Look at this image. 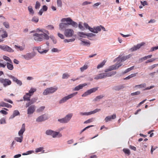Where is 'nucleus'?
<instances>
[{
    "label": "nucleus",
    "mask_w": 158,
    "mask_h": 158,
    "mask_svg": "<svg viewBox=\"0 0 158 158\" xmlns=\"http://www.w3.org/2000/svg\"><path fill=\"white\" fill-rule=\"evenodd\" d=\"M57 89L58 87L57 86L50 87L45 89L43 94L44 95L52 94L56 92Z\"/></svg>",
    "instance_id": "nucleus-1"
},
{
    "label": "nucleus",
    "mask_w": 158,
    "mask_h": 158,
    "mask_svg": "<svg viewBox=\"0 0 158 158\" xmlns=\"http://www.w3.org/2000/svg\"><path fill=\"white\" fill-rule=\"evenodd\" d=\"M73 115V113H70L68 114L64 117L61 119H58V121L60 123H67L69 121Z\"/></svg>",
    "instance_id": "nucleus-2"
},
{
    "label": "nucleus",
    "mask_w": 158,
    "mask_h": 158,
    "mask_svg": "<svg viewBox=\"0 0 158 158\" xmlns=\"http://www.w3.org/2000/svg\"><path fill=\"white\" fill-rule=\"evenodd\" d=\"M0 83L2 84L4 87L6 88L11 84L12 82L8 78H4L0 77Z\"/></svg>",
    "instance_id": "nucleus-3"
},
{
    "label": "nucleus",
    "mask_w": 158,
    "mask_h": 158,
    "mask_svg": "<svg viewBox=\"0 0 158 158\" xmlns=\"http://www.w3.org/2000/svg\"><path fill=\"white\" fill-rule=\"evenodd\" d=\"M77 92H75L73 93L70 94L68 96H65L59 101V103L60 104H62L65 102L67 100L70 99L75 96L77 94Z\"/></svg>",
    "instance_id": "nucleus-4"
},
{
    "label": "nucleus",
    "mask_w": 158,
    "mask_h": 158,
    "mask_svg": "<svg viewBox=\"0 0 158 158\" xmlns=\"http://www.w3.org/2000/svg\"><path fill=\"white\" fill-rule=\"evenodd\" d=\"M6 75L10 79H12L13 82L16 83L19 86H21L22 85V81L16 77L10 74H7Z\"/></svg>",
    "instance_id": "nucleus-5"
},
{
    "label": "nucleus",
    "mask_w": 158,
    "mask_h": 158,
    "mask_svg": "<svg viewBox=\"0 0 158 158\" xmlns=\"http://www.w3.org/2000/svg\"><path fill=\"white\" fill-rule=\"evenodd\" d=\"M0 48L4 51L9 52H12L14 51V50L11 48L7 45L4 44L0 45Z\"/></svg>",
    "instance_id": "nucleus-6"
},
{
    "label": "nucleus",
    "mask_w": 158,
    "mask_h": 158,
    "mask_svg": "<svg viewBox=\"0 0 158 158\" xmlns=\"http://www.w3.org/2000/svg\"><path fill=\"white\" fill-rule=\"evenodd\" d=\"M36 55V53L34 52L27 53L26 54L22 55V56L27 60H30L33 58Z\"/></svg>",
    "instance_id": "nucleus-7"
},
{
    "label": "nucleus",
    "mask_w": 158,
    "mask_h": 158,
    "mask_svg": "<svg viewBox=\"0 0 158 158\" xmlns=\"http://www.w3.org/2000/svg\"><path fill=\"white\" fill-rule=\"evenodd\" d=\"M64 34L67 37H71L74 35V31L71 29H67L64 30Z\"/></svg>",
    "instance_id": "nucleus-8"
},
{
    "label": "nucleus",
    "mask_w": 158,
    "mask_h": 158,
    "mask_svg": "<svg viewBox=\"0 0 158 158\" xmlns=\"http://www.w3.org/2000/svg\"><path fill=\"white\" fill-rule=\"evenodd\" d=\"M98 87H96L88 90L82 94L81 96L82 97H85L88 95H90L91 94L95 92L98 90Z\"/></svg>",
    "instance_id": "nucleus-9"
},
{
    "label": "nucleus",
    "mask_w": 158,
    "mask_h": 158,
    "mask_svg": "<svg viewBox=\"0 0 158 158\" xmlns=\"http://www.w3.org/2000/svg\"><path fill=\"white\" fill-rule=\"evenodd\" d=\"M48 118V115L46 114H42L37 118L36 122H40L44 121Z\"/></svg>",
    "instance_id": "nucleus-10"
},
{
    "label": "nucleus",
    "mask_w": 158,
    "mask_h": 158,
    "mask_svg": "<svg viewBox=\"0 0 158 158\" xmlns=\"http://www.w3.org/2000/svg\"><path fill=\"white\" fill-rule=\"evenodd\" d=\"M27 114H32L35 111L36 107L35 105H31L27 107Z\"/></svg>",
    "instance_id": "nucleus-11"
},
{
    "label": "nucleus",
    "mask_w": 158,
    "mask_h": 158,
    "mask_svg": "<svg viewBox=\"0 0 158 158\" xmlns=\"http://www.w3.org/2000/svg\"><path fill=\"white\" fill-rule=\"evenodd\" d=\"M145 43L143 42H142L140 44H138L134 46L130 50L131 52L135 51L139 49Z\"/></svg>",
    "instance_id": "nucleus-12"
},
{
    "label": "nucleus",
    "mask_w": 158,
    "mask_h": 158,
    "mask_svg": "<svg viewBox=\"0 0 158 158\" xmlns=\"http://www.w3.org/2000/svg\"><path fill=\"white\" fill-rule=\"evenodd\" d=\"M35 48L36 50H37L38 52L41 54H45L48 52L49 50V49L44 50L42 49L40 46L36 47Z\"/></svg>",
    "instance_id": "nucleus-13"
},
{
    "label": "nucleus",
    "mask_w": 158,
    "mask_h": 158,
    "mask_svg": "<svg viewBox=\"0 0 158 158\" xmlns=\"http://www.w3.org/2000/svg\"><path fill=\"white\" fill-rule=\"evenodd\" d=\"M34 36V39L37 41H42L43 40V38L41 34L35 33L33 34Z\"/></svg>",
    "instance_id": "nucleus-14"
},
{
    "label": "nucleus",
    "mask_w": 158,
    "mask_h": 158,
    "mask_svg": "<svg viewBox=\"0 0 158 158\" xmlns=\"http://www.w3.org/2000/svg\"><path fill=\"white\" fill-rule=\"evenodd\" d=\"M37 100V98H33L31 99H30V100L29 101V102L26 103V107L30 106L32 104L35 103Z\"/></svg>",
    "instance_id": "nucleus-15"
},
{
    "label": "nucleus",
    "mask_w": 158,
    "mask_h": 158,
    "mask_svg": "<svg viewBox=\"0 0 158 158\" xmlns=\"http://www.w3.org/2000/svg\"><path fill=\"white\" fill-rule=\"evenodd\" d=\"M68 25H69L67 24V23H61L59 25V29L61 31L65 30Z\"/></svg>",
    "instance_id": "nucleus-16"
},
{
    "label": "nucleus",
    "mask_w": 158,
    "mask_h": 158,
    "mask_svg": "<svg viewBox=\"0 0 158 158\" xmlns=\"http://www.w3.org/2000/svg\"><path fill=\"white\" fill-rule=\"evenodd\" d=\"M51 136L53 138H55L57 137L60 138L62 136V135L59 132L53 131V132H52Z\"/></svg>",
    "instance_id": "nucleus-17"
},
{
    "label": "nucleus",
    "mask_w": 158,
    "mask_h": 158,
    "mask_svg": "<svg viewBox=\"0 0 158 158\" xmlns=\"http://www.w3.org/2000/svg\"><path fill=\"white\" fill-rule=\"evenodd\" d=\"M123 64L122 63H118L112 65L110 66V68L111 70H116L118 69L119 67L122 65Z\"/></svg>",
    "instance_id": "nucleus-18"
},
{
    "label": "nucleus",
    "mask_w": 158,
    "mask_h": 158,
    "mask_svg": "<svg viewBox=\"0 0 158 158\" xmlns=\"http://www.w3.org/2000/svg\"><path fill=\"white\" fill-rule=\"evenodd\" d=\"M91 31H91V32H92L95 33H98V32L101 31L100 25L94 27L93 28H92V30Z\"/></svg>",
    "instance_id": "nucleus-19"
},
{
    "label": "nucleus",
    "mask_w": 158,
    "mask_h": 158,
    "mask_svg": "<svg viewBox=\"0 0 158 158\" xmlns=\"http://www.w3.org/2000/svg\"><path fill=\"white\" fill-rule=\"evenodd\" d=\"M25 131V126L24 123H23L22 126V127L20 130L19 131V135L20 136H23V134Z\"/></svg>",
    "instance_id": "nucleus-20"
},
{
    "label": "nucleus",
    "mask_w": 158,
    "mask_h": 158,
    "mask_svg": "<svg viewBox=\"0 0 158 158\" xmlns=\"http://www.w3.org/2000/svg\"><path fill=\"white\" fill-rule=\"evenodd\" d=\"M124 88L125 86L124 85H120L114 86L112 89L116 91H119L121 89H123Z\"/></svg>",
    "instance_id": "nucleus-21"
},
{
    "label": "nucleus",
    "mask_w": 158,
    "mask_h": 158,
    "mask_svg": "<svg viewBox=\"0 0 158 158\" xmlns=\"http://www.w3.org/2000/svg\"><path fill=\"white\" fill-rule=\"evenodd\" d=\"M4 107L8 108H11L12 107V106L11 105L7 103H5L3 101L1 102H0V108Z\"/></svg>",
    "instance_id": "nucleus-22"
},
{
    "label": "nucleus",
    "mask_w": 158,
    "mask_h": 158,
    "mask_svg": "<svg viewBox=\"0 0 158 158\" xmlns=\"http://www.w3.org/2000/svg\"><path fill=\"white\" fill-rule=\"evenodd\" d=\"M67 24H68L69 25H71L75 28H77L78 26L77 23L76 22L73 21L71 18L70 19L69 22L67 23Z\"/></svg>",
    "instance_id": "nucleus-23"
},
{
    "label": "nucleus",
    "mask_w": 158,
    "mask_h": 158,
    "mask_svg": "<svg viewBox=\"0 0 158 158\" xmlns=\"http://www.w3.org/2000/svg\"><path fill=\"white\" fill-rule=\"evenodd\" d=\"M116 118L115 114H113L112 115L107 116L105 118V120L106 122L110 121L111 119H114Z\"/></svg>",
    "instance_id": "nucleus-24"
},
{
    "label": "nucleus",
    "mask_w": 158,
    "mask_h": 158,
    "mask_svg": "<svg viewBox=\"0 0 158 158\" xmlns=\"http://www.w3.org/2000/svg\"><path fill=\"white\" fill-rule=\"evenodd\" d=\"M20 115V113L17 110H15L14 111L13 114L10 116V119H13L15 117Z\"/></svg>",
    "instance_id": "nucleus-25"
},
{
    "label": "nucleus",
    "mask_w": 158,
    "mask_h": 158,
    "mask_svg": "<svg viewBox=\"0 0 158 158\" xmlns=\"http://www.w3.org/2000/svg\"><path fill=\"white\" fill-rule=\"evenodd\" d=\"M116 71H112L109 73H104V75L105 78L107 77H111L112 76L115 75L116 73Z\"/></svg>",
    "instance_id": "nucleus-26"
},
{
    "label": "nucleus",
    "mask_w": 158,
    "mask_h": 158,
    "mask_svg": "<svg viewBox=\"0 0 158 158\" xmlns=\"http://www.w3.org/2000/svg\"><path fill=\"white\" fill-rule=\"evenodd\" d=\"M87 85L86 83H84L83 84H80L76 86L74 89V90L76 91L79 90L80 89H82L83 87Z\"/></svg>",
    "instance_id": "nucleus-27"
},
{
    "label": "nucleus",
    "mask_w": 158,
    "mask_h": 158,
    "mask_svg": "<svg viewBox=\"0 0 158 158\" xmlns=\"http://www.w3.org/2000/svg\"><path fill=\"white\" fill-rule=\"evenodd\" d=\"M105 78L104 73H100L95 77H94V79L96 80H98L99 79H102V78Z\"/></svg>",
    "instance_id": "nucleus-28"
},
{
    "label": "nucleus",
    "mask_w": 158,
    "mask_h": 158,
    "mask_svg": "<svg viewBox=\"0 0 158 158\" xmlns=\"http://www.w3.org/2000/svg\"><path fill=\"white\" fill-rule=\"evenodd\" d=\"M104 97V95L103 94H102V95H100L98 96L97 97H96V98L94 99V100H93V101H94V102H96V101H98V100H100V99H102Z\"/></svg>",
    "instance_id": "nucleus-29"
},
{
    "label": "nucleus",
    "mask_w": 158,
    "mask_h": 158,
    "mask_svg": "<svg viewBox=\"0 0 158 158\" xmlns=\"http://www.w3.org/2000/svg\"><path fill=\"white\" fill-rule=\"evenodd\" d=\"M9 62L6 63L7 69L10 70H12L14 69L13 65Z\"/></svg>",
    "instance_id": "nucleus-30"
},
{
    "label": "nucleus",
    "mask_w": 158,
    "mask_h": 158,
    "mask_svg": "<svg viewBox=\"0 0 158 158\" xmlns=\"http://www.w3.org/2000/svg\"><path fill=\"white\" fill-rule=\"evenodd\" d=\"M43 33L41 34V35H42V36L43 39H44L46 40H49L50 36H49L47 34L44 32Z\"/></svg>",
    "instance_id": "nucleus-31"
},
{
    "label": "nucleus",
    "mask_w": 158,
    "mask_h": 158,
    "mask_svg": "<svg viewBox=\"0 0 158 158\" xmlns=\"http://www.w3.org/2000/svg\"><path fill=\"white\" fill-rule=\"evenodd\" d=\"M28 10L30 15H33L34 14V11L32 7L31 6H29L28 7Z\"/></svg>",
    "instance_id": "nucleus-32"
},
{
    "label": "nucleus",
    "mask_w": 158,
    "mask_h": 158,
    "mask_svg": "<svg viewBox=\"0 0 158 158\" xmlns=\"http://www.w3.org/2000/svg\"><path fill=\"white\" fill-rule=\"evenodd\" d=\"M78 35L80 37L82 38H86V36L87 33H85L84 32H78L77 33Z\"/></svg>",
    "instance_id": "nucleus-33"
},
{
    "label": "nucleus",
    "mask_w": 158,
    "mask_h": 158,
    "mask_svg": "<svg viewBox=\"0 0 158 158\" xmlns=\"http://www.w3.org/2000/svg\"><path fill=\"white\" fill-rule=\"evenodd\" d=\"M106 62V61L105 60H103L101 63L98 64L97 67L98 69H99L103 67V66L105 64Z\"/></svg>",
    "instance_id": "nucleus-34"
},
{
    "label": "nucleus",
    "mask_w": 158,
    "mask_h": 158,
    "mask_svg": "<svg viewBox=\"0 0 158 158\" xmlns=\"http://www.w3.org/2000/svg\"><path fill=\"white\" fill-rule=\"evenodd\" d=\"M134 66H132L130 68H128L126 69L125 71L122 73L123 74H125L131 70H133L134 68Z\"/></svg>",
    "instance_id": "nucleus-35"
},
{
    "label": "nucleus",
    "mask_w": 158,
    "mask_h": 158,
    "mask_svg": "<svg viewBox=\"0 0 158 158\" xmlns=\"http://www.w3.org/2000/svg\"><path fill=\"white\" fill-rule=\"evenodd\" d=\"M117 59L118 61H120L121 62H123L127 60L125 56H123L120 58L118 57L117 58Z\"/></svg>",
    "instance_id": "nucleus-36"
},
{
    "label": "nucleus",
    "mask_w": 158,
    "mask_h": 158,
    "mask_svg": "<svg viewBox=\"0 0 158 158\" xmlns=\"http://www.w3.org/2000/svg\"><path fill=\"white\" fill-rule=\"evenodd\" d=\"M81 44H83L84 46H86L88 47L89 46L90 44V42L89 41H86L83 40H81Z\"/></svg>",
    "instance_id": "nucleus-37"
},
{
    "label": "nucleus",
    "mask_w": 158,
    "mask_h": 158,
    "mask_svg": "<svg viewBox=\"0 0 158 158\" xmlns=\"http://www.w3.org/2000/svg\"><path fill=\"white\" fill-rule=\"evenodd\" d=\"M23 139V136H20V137H16L15 138V140L17 142L21 143Z\"/></svg>",
    "instance_id": "nucleus-38"
},
{
    "label": "nucleus",
    "mask_w": 158,
    "mask_h": 158,
    "mask_svg": "<svg viewBox=\"0 0 158 158\" xmlns=\"http://www.w3.org/2000/svg\"><path fill=\"white\" fill-rule=\"evenodd\" d=\"M89 67V66L88 65L85 64L84 65V66L81 67L80 69L81 72H83L84 70H86Z\"/></svg>",
    "instance_id": "nucleus-39"
},
{
    "label": "nucleus",
    "mask_w": 158,
    "mask_h": 158,
    "mask_svg": "<svg viewBox=\"0 0 158 158\" xmlns=\"http://www.w3.org/2000/svg\"><path fill=\"white\" fill-rule=\"evenodd\" d=\"M44 148L43 147H40L38 148L35 149V152L36 153H38L40 152H41L42 151V153H44V150H43Z\"/></svg>",
    "instance_id": "nucleus-40"
},
{
    "label": "nucleus",
    "mask_w": 158,
    "mask_h": 158,
    "mask_svg": "<svg viewBox=\"0 0 158 158\" xmlns=\"http://www.w3.org/2000/svg\"><path fill=\"white\" fill-rule=\"evenodd\" d=\"M53 131H54L51 129L47 130L45 131V134L47 135L51 136Z\"/></svg>",
    "instance_id": "nucleus-41"
},
{
    "label": "nucleus",
    "mask_w": 158,
    "mask_h": 158,
    "mask_svg": "<svg viewBox=\"0 0 158 158\" xmlns=\"http://www.w3.org/2000/svg\"><path fill=\"white\" fill-rule=\"evenodd\" d=\"M146 86V84L145 83L141 84L140 85H136L135 87H137L139 88H142L145 87Z\"/></svg>",
    "instance_id": "nucleus-42"
},
{
    "label": "nucleus",
    "mask_w": 158,
    "mask_h": 158,
    "mask_svg": "<svg viewBox=\"0 0 158 158\" xmlns=\"http://www.w3.org/2000/svg\"><path fill=\"white\" fill-rule=\"evenodd\" d=\"M39 18L38 17L34 16L31 19V21L35 23H37L39 21Z\"/></svg>",
    "instance_id": "nucleus-43"
},
{
    "label": "nucleus",
    "mask_w": 158,
    "mask_h": 158,
    "mask_svg": "<svg viewBox=\"0 0 158 158\" xmlns=\"http://www.w3.org/2000/svg\"><path fill=\"white\" fill-rule=\"evenodd\" d=\"M3 59L5 60H6V61L8 62L12 63V61L9 57L5 56H3Z\"/></svg>",
    "instance_id": "nucleus-44"
},
{
    "label": "nucleus",
    "mask_w": 158,
    "mask_h": 158,
    "mask_svg": "<svg viewBox=\"0 0 158 158\" xmlns=\"http://www.w3.org/2000/svg\"><path fill=\"white\" fill-rule=\"evenodd\" d=\"M71 18L69 17L67 18H64L62 19L61 20V22H66L67 23H68L70 21V19Z\"/></svg>",
    "instance_id": "nucleus-45"
},
{
    "label": "nucleus",
    "mask_w": 158,
    "mask_h": 158,
    "mask_svg": "<svg viewBox=\"0 0 158 158\" xmlns=\"http://www.w3.org/2000/svg\"><path fill=\"white\" fill-rule=\"evenodd\" d=\"M135 76H136L135 73L132 74H131L130 75L126 77V78H124V80H128V79H129L133 77H135Z\"/></svg>",
    "instance_id": "nucleus-46"
},
{
    "label": "nucleus",
    "mask_w": 158,
    "mask_h": 158,
    "mask_svg": "<svg viewBox=\"0 0 158 158\" xmlns=\"http://www.w3.org/2000/svg\"><path fill=\"white\" fill-rule=\"evenodd\" d=\"M123 151L125 154H127L128 155H130L131 154L130 150L129 149L123 148Z\"/></svg>",
    "instance_id": "nucleus-47"
},
{
    "label": "nucleus",
    "mask_w": 158,
    "mask_h": 158,
    "mask_svg": "<svg viewBox=\"0 0 158 158\" xmlns=\"http://www.w3.org/2000/svg\"><path fill=\"white\" fill-rule=\"evenodd\" d=\"M84 25L86 29H88L90 31H92L91 30H92V28L90 27L87 23H84Z\"/></svg>",
    "instance_id": "nucleus-48"
},
{
    "label": "nucleus",
    "mask_w": 158,
    "mask_h": 158,
    "mask_svg": "<svg viewBox=\"0 0 158 158\" xmlns=\"http://www.w3.org/2000/svg\"><path fill=\"white\" fill-rule=\"evenodd\" d=\"M75 38H72L69 39H65L64 40V43H69V42H73L75 41Z\"/></svg>",
    "instance_id": "nucleus-49"
},
{
    "label": "nucleus",
    "mask_w": 158,
    "mask_h": 158,
    "mask_svg": "<svg viewBox=\"0 0 158 158\" xmlns=\"http://www.w3.org/2000/svg\"><path fill=\"white\" fill-rule=\"evenodd\" d=\"M101 110V109H96L93 111H90V115L92 114H94L97 112H98L100 111Z\"/></svg>",
    "instance_id": "nucleus-50"
},
{
    "label": "nucleus",
    "mask_w": 158,
    "mask_h": 158,
    "mask_svg": "<svg viewBox=\"0 0 158 158\" xmlns=\"http://www.w3.org/2000/svg\"><path fill=\"white\" fill-rule=\"evenodd\" d=\"M45 107L44 106H42L36 110L37 112L39 113L42 112L44 109Z\"/></svg>",
    "instance_id": "nucleus-51"
},
{
    "label": "nucleus",
    "mask_w": 158,
    "mask_h": 158,
    "mask_svg": "<svg viewBox=\"0 0 158 158\" xmlns=\"http://www.w3.org/2000/svg\"><path fill=\"white\" fill-rule=\"evenodd\" d=\"M40 6V4L38 1L36 2V4L35 6V8L36 9H39Z\"/></svg>",
    "instance_id": "nucleus-52"
},
{
    "label": "nucleus",
    "mask_w": 158,
    "mask_h": 158,
    "mask_svg": "<svg viewBox=\"0 0 158 158\" xmlns=\"http://www.w3.org/2000/svg\"><path fill=\"white\" fill-rule=\"evenodd\" d=\"M30 98L29 97L25 95H24L23 97V100L24 101H29L30 100Z\"/></svg>",
    "instance_id": "nucleus-53"
},
{
    "label": "nucleus",
    "mask_w": 158,
    "mask_h": 158,
    "mask_svg": "<svg viewBox=\"0 0 158 158\" xmlns=\"http://www.w3.org/2000/svg\"><path fill=\"white\" fill-rule=\"evenodd\" d=\"M57 5L58 7H61L62 6L61 0H57Z\"/></svg>",
    "instance_id": "nucleus-54"
},
{
    "label": "nucleus",
    "mask_w": 158,
    "mask_h": 158,
    "mask_svg": "<svg viewBox=\"0 0 158 158\" xmlns=\"http://www.w3.org/2000/svg\"><path fill=\"white\" fill-rule=\"evenodd\" d=\"M94 118H89L88 119V120H86V121H85L84 123V124H86L88 123H89L91 122H92L94 121Z\"/></svg>",
    "instance_id": "nucleus-55"
},
{
    "label": "nucleus",
    "mask_w": 158,
    "mask_h": 158,
    "mask_svg": "<svg viewBox=\"0 0 158 158\" xmlns=\"http://www.w3.org/2000/svg\"><path fill=\"white\" fill-rule=\"evenodd\" d=\"M80 114L82 116L84 115H90V112H81L80 113Z\"/></svg>",
    "instance_id": "nucleus-56"
},
{
    "label": "nucleus",
    "mask_w": 158,
    "mask_h": 158,
    "mask_svg": "<svg viewBox=\"0 0 158 158\" xmlns=\"http://www.w3.org/2000/svg\"><path fill=\"white\" fill-rule=\"evenodd\" d=\"M78 27L81 31H84L85 30V28L82 25L81 22H79L78 25Z\"/></svg>",
    "instance_id": "nucleus-57"
},
{
    "label": "nucleus",
    "mask_w": 158,
    "mask_h": 158,
    "mask_svg": "<svg viewBox=\"0 0 158 158\" xmlns=\"http://www.w3.org/2000/svg\"><path fill=\"white\" fill-rule=\"evenodd\" d=\"M50 38L52 40L54 44H55L56 43V40L53 36H50Z\"/></svg>",
    "instance_id": "nucleus-58"
},
{
    "label": "nucleus",
    "mask_w": 158,
    "mask_h": 158,
    "mask_svg": "<svg viewBox=\"0 0 158 158\" xmlns=\"http://www.w3.org/2000/svg\"><path fill=\"white\" fill-rule=\"evenodd\" d=\"M46 28L48 30H50L53 29L54 27L52 25H49L46 27Z\"/></svg>",
    "instance_id": "nucleus-59"
},
{
    "label": "nucleus",
    "mask_w": 158,
    "mask_h": 158,
    "mask_svg": "<svg viewBox=\"0 0 158 158\" xmlns=\"http://www.w3.org/2000/svg\"><path fill=\"white\" fill-rule=\"evenodd\" d=\"M3 25L7 28H10V25L8 22H5L3 23Z\"/></svg>",
    "instance_id": "nucleus-60"
},
{
    "label": "nucleus",
    "mask_w": 158,
    "mask_h": 158,
    "mask_svg": "<svg viewBox=\"0 0 158 158\" xmlns=\"http://www.w3.org/2000/svg\"><path fill=\"white\" fill-rule=\"evenodd\" d=\"M36 91V89L33 88H31L30 89L29 91V93L31 95H33L34 93Z\"/></svg>",
    "instance_id": "nucleus-61"
},
{
    "label": "nucleus",
    "mask_w": 158,
    "mask_h": 158,
    "mask_svg": "<svg viewBox=\"0 0 158 158\" xmlns=\"http://www.w3.org/2000/svg\"><path fill=\"white\" fill-rule=\"evenodd\" d=\"M5 123H6L5 118H2L0 120V124H5Z\"/></svg>",
    "instance_id": "nucleus-62"
},
{
    "label": "nucleus",
    "mask_w": 158,
    "mask_h": 158,
    "mask_svg": "<svg viewBox=\"0 0 158 158\" xmlns=\"http://www.w3.org/2000/svg\"><path fill=\"white\" fill-rule=\"evenodd\" d=\"M69 75L66 73H64L63 74L62 77L63 79H67L69 77Z\"/></svg>",
    "instance_id": "nucleus-63"
},
{
    "label": "nucleus",
    "mask_w": 158,
    "mask_h": 158,
    "mask_svg": "<svg viewBox=\"0 0 158 158\" xmlns=\"http://www.w3.org/2000/svg\"><path fill=\"white\" fill-rule=\"evenodd\" d=\"M157 49H158V46L151 48L149 52H153L155 50H156Z\"/></svg>",
    "instance_id": "nucleus-64"
}]
</instances>
